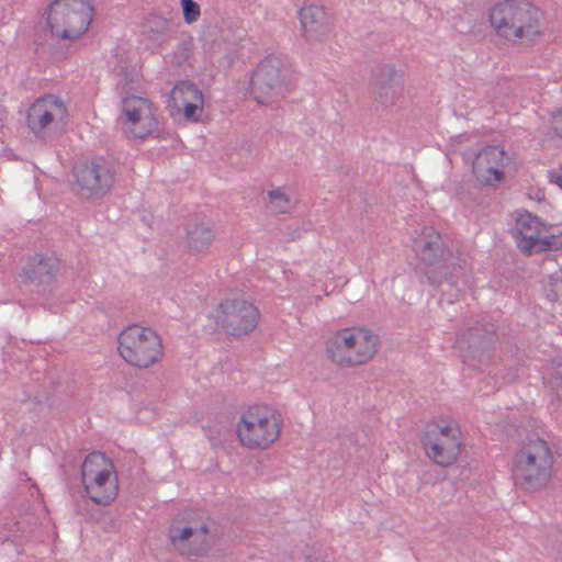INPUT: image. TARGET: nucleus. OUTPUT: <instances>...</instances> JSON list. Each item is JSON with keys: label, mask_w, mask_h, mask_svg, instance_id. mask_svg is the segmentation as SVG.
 Segmentation results:
<instances>
[{"label": "nucleus", "mask_w": 562, "mask_h": 562, "mask_svg": "<svg viewBox=\"0 0 562 562\" xmlns=\"http://www.w3.org/2000/svg\"><path fill=\"white\" fill-rule=\"evenodd\" d=\"M495 34L508 42L535 44L544 34L543 13L525 0L495 3L488 14Z\"/></svg>", "instance_id": "1"}, {"label": "nucleus", "mask_w": 562, "mask_h": 562, "mask_svg": "<svg viewBox=\"0 0 562 562\" xmlns=\"http://www.w3.org/2000/svg\"><path fill=\"white\" fill-rule=\"evenodd\" d=\"M553 463V453L544 439L539 437L528 439L513 458L514 484L527 492L544 488L552 477Z\"/></svg>", "instance_id": "2"}, {"label": "nucleus", "mask_w": 562, "mask_h": 562, "mask_svg": "<svg viewBox=\"0 0 562 562\" xmlns=\"http://www.w3.org/2000/svg\"><path fill=\"white\" fill-rule=\"evenodd\" d=\"M379 345V337L368 328H342L326 340V355L339 367H357L369 362L376 355Z\"/></svg>", "instance_id": "3"}, {"label": "nucleus", "mask_w": 562, "mask_h": 562, "mask_svg": "<svg viewBox=\"0 0 562 562\" xmlns=\"http://www.w3.org/2000/svg\"><path fill=\"white\" fill-rule=\"evenodd\" d=\"M117 350L131 366L148 369L159 362L164 356L160 336L149 327L131 325L119 335Z\"/></svg>", "instance_id": "4"}, {"label": "nucleus", "mask_w": 562, "mask_h": 562, "mask_svg": "<svg viewBox=\"0 0 562 562\" xmlns=\"http://www.w3.org/2000/svg\"><path fill=\"white\" fill-rule=\"evenodd\" d=\"M281 415L268 406H252L241 414L237 437L249 449H267L280 436Z\"/></svg>", "instance_id": "5"}, {"label": "nucleus", "mask_w": 562, "mask_h": 562, "mask_svg": "<svg viewBox=\"0 0 562 562\" xmlns=\"http://www.w3.org/2000/svg\"><path fill=\"white\" fill-rule=\"evenodd\" d=\"M464 448L458 423L439 418L427 423L424 431V452L440 467L454 464Z\"/></svg>", "instance_id": "6"}, {"label": "nucleus", "mask_w": 562, "mask_h": 562, "mask_svg": "<svg viewBox=\"0 0 562 562\" xmlns=\"http://www.w3.org/2000/svg\"><path fill=\"white\" fill-rule=\"evenodd\" d=\"M93 16L89 0H55L49 8L48 26L60 40H76L86 33Z\"/></svg>", "instance_id": "7"}, {"label": "nucleus", "mask_w": 562, "mask_h": 562, "mask_svg": "<svg viewBox=\"0 0 562 562\" xmlns=\"http://www.w3.org/2000/svg\"><path fill=\"white\" fill-rule=\"evenodd\" d=\"M291 70L278 56L266 57L251 77V93L260 104L276 102L290 90Z\"/></svg>", "instance_id": "8"}, {"label": "nucleus", "mask_w": 562, "mask_h": 562, "mask_svg": "<svg viewBox=\"0 0 562 562\" xmlns=\"http://www.w3.org/2000/svg\"><path fill=\"white\" fill-rule=\"evenodd\" d=\"M172 548L184 557H202L212 548L213 536L205 522L189 513L177 515L169 527Z\"/></svg>", "instance_id": "9"}, {"label": "nucleus", "mask_w": 562, "mask_h": 562, "mask_svg": "<svg viewBox=\"0 0 562 562\" xmlns=\"http://www.w3.org/2000/svg\"><path fill=\"white\" fill-rule=\"evenodd\" d=\"M117 173V164L98 156L80 165L75 171L78 193L85 199H100L112 190Z\"/></svg>", "instance_id": "10"}, {"label": "nucleus", "mask_w": 562, "mask_h": 562, "mask_svg": "<svg viewBox=\"0 0 562 562\" xmlns=\"http://www.w3.org/2000/svg\"><path fill=\"white\" fill-rule=\"evenodd\" d=\"M66 119L67 106L64 101L54 94H46L32 103L26 123L36 137L47 139L65 126Z\"/></svg>", "instance_id": "11"}, {"label": "nucleus", "mask_w": 562, "mask_h": 562, "mask_svg": "<svg viewBox=\"0 0 562 562\" xmlns=\"http://www.w3.org/2000/svg\"><path fill=\"white\" fill-rule=\"evenodd\" d=\"M514 166L515 160L510 153L499 145H490L475 155L472 171L480 186L496 188L505 182Z\"/></svg>", "instance_id": "12"}, {"label": "nucleus", "mask_w": 562, "mask_h": 562, "mask_svg": "<svg viewBox=\"0 0 562 562\" xmlns=\"http://www.w3.org/2000/svg\"><path fill=\"white\" fill-rule=\"evenodd\" d=\"M513 236L518 249L525 255L547 251L555 245L550 225L527 211L516 213Z\"/></svg>", "instance_id": "13"}, {"label": "nucleus", "mask_w": 562, "mask_h": 562, "mask_svg": "<svg viewBox=\"0 0 562 562\" xmlns=\"http://www.w3.org/2000/svg\"><path fill=\"white\" fill-rule=\"evenodd\" d=\"M123 131L130 138L144 139L158 128L151 101L134 94L122 98Z\"/></svg>", "instance_id": "14"}, {"label": "nucleus", "mask_w": 562, "mask_h": 562, "mask_svg": "<svg viewBox=\"0 0 562 562\" xmlns=\"http://www.w3.org/2000/svg\"><path fill=\"white\" fill-rule=\"evenodd\" d=\"M258 321L259 311L245 300L227 299L218 305L216 323L229 335H246L254 330Z\"/></svg>", "instance_id": "15"}, {"label": "nucleus", "mask_w": 562, "mask_h": 562, "mask_svg": "<svg viewBox=\"0 0 562 562\" xmlns=\"http://www.w3.org/2000/svg\"><path fill=\"white\" fill-rule=\"evenodd\" d=\"M401 91V77L394 66L384 65L373 72L371 92L376 103L382 106H390L394 104Z\"/></svg>", "instance_id": "16"}, {"label": "nucleus", "mask_w": 562, "mask_h": 562, "mask_svg": "<svg viewBox=\"0 0 562 562\" xmlns=\"http://www.w3.org/2000/svg\"><path fill=\"white\" fill-rule=\"evenodd\" d=\"M91 501L98 505L111 504L117 495V479L114 472H99L97 475L81 480Z\"/></svg>", "instance_id": "17"}, {"label": "nucleus", "mask_w": 562, "mask_h": 562, "mask_svg": "<svg viewBox=\"0 0 562 562\" xmlns=\"http://www.w3.org/2000/svg\"><path fill=\"white\" fill-rule=\"evenodd\" d=\"M300 22L307 41H319L327 33L328 18L323 7H303L300 11Z\"/></svg>", "instance_id": "18"}, {"label": "nucleus", "mask_w": 562, "mask_h": 562, "mask_svg": "<svg viewBox=\"0 0 562 562\" xmlns=\"http://www.w3.org/2000/svg\"><path fill=\"white\" fill-rule=\"evenodd\" d=\"M172 98L183 106L184 117L196 121L198 113L203 109V94L190 81L179 82L172 91Z\"/></svg>", "instance_id": "19"}, {"label": "nucleus", "mask_w": 562, "mask_h": 562, "mask_svg": "<svg viewBox=\"0 0 562 562\" xmlns=\"http://www.w3.org/2000/svg\"><path fill=\"white\" fill-rule=\"evenodd\" d=\"M57 268L58 259L55 256L35 255L24 268V273L31 282L44 284L53 280Z\"/></svg>", "instance_id": "20"}, {"label": "nucleus", "mask_w": 562, "mask_h": 562, "mask_svg": "<svg viewBox=\"0 0 562 562\" xmlns=\"http://www.w3.org/2000/svg\"><path fill=\"white\" fill-rule=\"evenodd\" d=\"M214 238V232L202 222L190 223L187 227V246L193 252L206 251Z\"/></svg>", "instance_id": "21"}, {"label": "nucleus", "mask_w": 562, "mask_h": 562, "mask_svg": "<svg viewBox=\"0 0 562 562\" xmlns=\"http://www.w3.org/2000/svg\"><path fill=\"white\" fill-rule=\"evenodd\" d=\"M99 472H114V465L104 453L94 451L88 454L82 463L81 480L97 475Z\"/></svg>", "instance_id": "22"}, {"label": "nucleus", "mask_w": 562, "mask_h": 562, "mask_svg": "<svg viewBox=\"0 0 562 562\" xmlns=\"http://www.w3.org/2000/svg\"><path fill=\"white\" fill-rule=\"evenodd\" d=\"M269 207L276 213H285L291 206V199L280 189L271 190L268 193Z\"/></svg>", "instance_id": "23"}, {"label": "nucleus", "mask_w": 562, "mask_h": 562, "mask_svg": "<svg viewBox=\"0 0 562 562\" xmlns=\"http://www.w3.org/2000/svg\"><path fill=\"white\" fill-rule=\"evenodd\" d=\"M544 290H546L547 297L550 301L557 302V301L561 300L562 299V277L558 276V274L550 276L546 283Z\"/></svg>", "instance_id": "24"}, {"label": "nucleus", "mask_w": 562, "mask_h": 562, "mask_svg": "<svg viewBox=\"0 0 562 562\" xmlns=\"http://www.w3.org/2000/svg\"><path fill=\"white\" fill-rule=\"evenodd\" d=\"M183 19L186 23L192 24L196 22L201 15L200 5L193 0L181 2Z\"/></svg>", "instance_id": "25"}, {"label": "nucleus", "mask_w": 562, "mask_h": 562, "mask_svg": "<svg viewBox=\"0 0 562 562\" xmlns=\"http://www.w3.org/2000/svg\"><path fill=\"white\" fill-rule=\"evenodd\" d=\"M138 82V74L136 70L126 71L122 75L120 79L119 86L125 95L133 94L132 92L135 90V86Z\"/></svg>", "instance_id": "26"}, {"label": "nucleus", "mask_w": 562, "mask_h": 562, "mask_svg": "<svg viewBox=\"0 0 562 562\" xmlns=\"http://www.w3.org/2000/svg\"><path fill=\"white\" fill-rule=\"evenodd\" d=\"M168 21L158 15H151L147 20L146 27L149 32L155 34H164L168 30Z\"/></svg>", "instance_id": "27"}, {"label": "nucleus", "mask_w": 562, "mask_h": 562, "mask_svg": "<svg viewBox=\"0 0 562 562\" xmlns=\"http://www.w3.org/2000/svg\"><path fill=\"white\" fill-rule=\"evenodd\" d=\"M547 177L550 183L562 190V164L558 168L549 170Z\"/></svg>", "instance_id": "28"}, {"label": "nucleus", "mask_w": 562, "mask_h": 562, "mask_svg": "<svg viewBox=\"0 0 562 562\" xmlns=\"http://www.w3.org/2000/svg\"><path fill=\"white\" fill-rule=\"evenodd\" d=\"M190 56V49L187 44H181L178 46L176 52L173 53V58L178 65L184 63Z\"/></svg>", "instance_id": "29"}, {"label": "nucleus", "mask_w": 562, "mask_h": 562, "mask_svg": "<svg viewBox=\"0 0 562 562\" xmlns=\"http://www.w3.org/2000/svg\"><path fill=\"white\" fill-rule=\"evenodd\" d=\"M428 236H429L430 240L425 241L424 246H426L427 248H432V246L438 247L439 241H440V235L431 229V233H429Z\"/></svg>", "instance_id": "30"}, {"label": "nucleus", "mask_w": 562, "mask_h": 562, "mask_svg": "<svg viewBox=\"0 0 562 562\" xmlns=\"http://www.w3.org/2000/svg\"><path fill=\"white\" fill-rule=\"evenodd\" d=\"M554 130L562 136V115L554 117Z\"/></svg>", "instance_id": "31"}, {"label": "nucleus", "mask_w": 562, "mask_h": 562, "mask_svg": "<svg viewBox=\"0 0 562 562\" xmlns=\"http://www.w3.org/2000/svg\"><path fill=\"white\" fill-rule=\"evenodd\" d=\"M210 440H211V442H212V445H213V446H216V445L220 442V440H218V441H215V440H213L212 438H210Z\"/></svg>", "instance_id": "32"}, {"label": "nucleus", "mask_w": 562, "mask_h": 562, "mask_svg": "<svg viewBox=\"0 0 562 562\" xmlns=\"http://www.w3.org/2000/svg\"><path fill=\"white\" fill-rule=\"evenodd\" d=\"M308 562H313V561H308ZM315 562H317V561H315Z\"/></svg>", "instance_id": "33"}]
</instances>
